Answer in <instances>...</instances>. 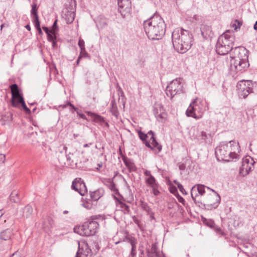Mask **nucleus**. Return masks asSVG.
Wrapping results in <instances>:
<instances>
[{
    "mask_svg": "<svg viewBox=\"0 0 257 257\" xmlns=\"http://www.w3.org/2000/svg\"><path fill=\"white\" fill-rule=\"evenodd\" d=\"M144 29L148 37L152 40H160L165 35L166 26L163 19L155 15L143 23Z\"/></svg>",
    "mask_w": 257,
    "mask_h": 257,
    "instance_id": "f257e3e1",
    "label": "nucleus"
},
{
    "mask_svg": "<svg viewBox=\"0 0 257 257\" xmlns=\"http://www.w3.org/2000/svg\"><path fill=\"white\" fill-rule=\"evenodd\" d=\"M172 41L174 49L178 53L184 54L191 47L193 36L188 30L176 28L172 33Z\"/></svg>",
    "mask_w": 257,
    "mask_h": 257,
    "instance_id": "f03ea898",
    "label": "nucleus"
},
{
    "mask_svg": "<svg viewBox=\"0 0 257 257\" xmlns=\"http://www.w3.org/2000/svg\"><path fill=\"white\" fill-rule=\"evenodd\" d=\"M230 146L227 143H222L215 150V155L218 161L229 162L230 159H236L237 154L235 153V148L238 150V143L234 141L229 142Z\"/></svg>",
    "mask_w": 257,
    "mask_h": 257,
    "instance_id": "7ed1b4c3",
    "label": "nucleus"
},
{
    "mask_svg": "<svg viewBox=\"0 0 257 257\" xmlns=\"http://www.w3.org/2000/svg\"><path fill=\"white\" fill-rule=\"evenodd\" d=\"M98 227L99 224L96 221L90 220L74 229L75 232L82 236H88L95 235L98 230Z\"/></svg>",
    "mask_w": 257,
    "mask_h": 257,
    "instance_id": "20e7f679",
    "label": "nucleus"
},
{
    "mask_svg": "<svg viewBox=\"0 0 257 257\" xmlns=\"http://www.w3.org/2000/svg\"><path fill=\"white\" fill-rule=\"evenodd\" d=\"M204 111L203 105L200 102H198L197 98H196L190 103L186 113L188 116L199 119L202 117Z\"/></svg>",
    "mask_w": 257,
    "mask_h": 257,
    "instance_id": "39448f33",
    "label": "nucleus"
},
{
    "mask_svg": "<svg viewBox=\"0 0 257 257\" xmlns=\"http://www.w3.org/2000/svg\"><path fill=\"white\" fill-rule=\"evenodd\" d=\"M206 188L207 189L210 190L212 193L205 197V203L203 205L206 209H214L218 206L220 202V196L215 190L208 187Z\"/></svg>",
    "mask_w": 257,
    "mask_h": 257,
    "instance_id": "423d86ee",
    "label": "nucleus"
},
{
    "mask_svg": "<svg viewBox=\"0 0 257 257\" xmlns=\"http://www.w3.org/2000/svg\"><path fill=\"white\" fill-rule=\"evenodd\" d=\"M181 80L182 79L180 78L173 80L167 86L166 93L171 99L175 95L183 92V84Z\"/></svg>",
    "mask_w": 257,
    "mask_h": 257,
    "instance_id": "0eeeda50",
    "label": "nucleus"
},
{
    "mask_svg": "<svg viewBox=\"0 0 257 257\" xmlns=\"http://www.w3.org/2000/svg\"><path fill=\"white\" fill-rule=\"evenodd\" d=\"M236 87L238 95L241 98H245L252 92L253 84L251 81L242 80L237 83Z\"/></svg>",
    "mask_w": 257,
    "mask_h": 257,
    "instance_id": "6e6552de",
    "label": "nucleus"
},
{
    "mask_svg": "<svg viewBox=\"0 0 257 257\" xmlns=\"http://www.w3.org/2000/svg\"><path fill=\"white\" fill-rule=\"evenodd\" d=\"M118 12L123 19H129L131 16L132 3L130 0H118Z\"/></svg>",
    "mask_w": 257,
    "mask_h": 257,
    "instance_id": "1a4fd4ad",
    "label": "nucleus"
},
{
    "mask_svg": "<svg viewBox=\"0 0 257 257\" xmlns=\"http://www.w3.org/2000/svg\"><path fill=\"white\" fill-rule=\"evenodd\" d=\"M249 63L243 61L231 59L230 60V70L232 72L236 73H241L244 71L248 66Z\"/></svg>",
    "mask_w": 257,
    "mask_h": 257,
    "instance_id": "9d476101",
    "label": "nucleus"
},
{
    "mask_svg": "<svg viewBox=\"0 0 257 257\" xmlns=\"http://www.w3.org/2000/svg\"><path fill=\"white\" fill-rule=\"evenodd\" d=\"M217 41H220L221 44L226 45L232 49L235 41V36L233 33L227 30L219 37Z\"/></svg>",
    "mask_w": 257,
    "mask_h": 257,
    "instance_id": "9b49d317",
    "label": "nucleus"
},
{
    "mask_svg": "<svg viewBox=\"0 0 257 257\" xmlns=\"http://www.w3.org/2000/svg\"><path fill=\"white\" fill-rule=\"evenodd\" d=\"M92 251L87 241H82L79 243L78 250L75 257H92Z\"/></svg>",
    "mask_w": 257,
    "mask_h": 257,
    "instance_id": "f8f14e48",
    "label": "nucleus"
},
{
    "mask_svg": "<svg viewBox=\"0 0 257 257\" xmlns=\"http://www.w3.org/2000/svg\"><path fill=\"white\" fill-rule=\"evenodd\" d=\"M153 113L158 121L161 122L165 121L167 114L163 105L161 103H156L153 108Z\"/></svg>",
    "mask_w": 257,
    "mask_h": 257,
    "instance_id": "ddd939ff",
    "label": "nucleus"
},
{
    "mask_svg": "<svg viewBox=\"0 0 257 257\" xmlns=\"http://www.w3.org/2000/svg\"><path fill=\"white\" fill-rule=\"evenodd\" d=\"M234 55L231 59L243 61L248 63V51L243 47H235L234 51Z\"/></svg>",
    "mask_w": 257,
    "mask_h": 257,
    "instance_id": "4468645a",
    "label": "nucleus"
},
{
    "mask_svg": "<svg viewBox=\"0 0 257 257\" xmlns=\"http://www.w3.org/2000/svg\"><path fill=\"white\" fill-rule=\"evenodd\" d=\"M12 93V104L13 106L15 107H17L18 100H21V98H23L22 94L20 92V89H19L18 85L16 83L12 84L10 86Z\"/></svg>",
    "mask_w": 257,
    "mask_h": 257,
    "instance_id": "2eb2a0df",
    "label": "nucleus"
},
{
    "mask_svg": "<svg viewBox=\"0 0 257 257\" xmlns=\"http://www.w3.org/2000/svg\"><path fill=\"white\" fill-rule=\"evenodd\" d=\"M123 241H126L131 245V251L127 257H136L137 240L136 238L132 236L126 235L124 238Z\"/></svg>",
    "mask_w": 257,
    "mask_h": 257,
    "instance_id": "dca6fc26",
    "label": "nucleus"
},
{
    "mask_svg": "<svg viewBox=\"0 0 257 257\" xmlns=\"http://www.w3.org/2000/svg\"><path fill=\"white\" fill-rule=\"evenodd\" d=\"M146 183L152 189V192L155 196H158L160 194V192L158 190L159 185L154 177L146 178Z\"/></svg>",
    "mask_w": 257,
    "mask_h": 257,
    "instance_id": "f3484780",
    "label": "nucleus"
},
{
    "mask_svg": "<svg viewBox=\"0 0 257 257\" xmlns=\"http://www.w3.org/2000/svg\"><path fill=\"white\" fill-rule=\"evenodd\" d=\"M62 18L65 20L67 24L72 23L75 18V13L72 10L69 11L68 9H65L62 12Z\"/></svg>",
    "mask_w": 257,
    "mask_h": 257,
    "instance_id": "a211bd4d",
    "label": "nucleus"
},
{
    "mask_svg": "<svg viewBox=\"0 0 257 257\" xmlns=\"http://www.w3.org/2000/svg\"><path fill=\"white\" fill-rule=\"evenodd\" d=\"M232 49L226 45L221 44L220 41H217L216 45V51L220 55H225L228 54Z\"/></svg>",
    "mask_w": 257,
    "mask_h": 257,
    "instance_id": "6ab92c4d",
    "label": "nucleus"
},
{
    "mask_svg": "<svg viewBox=\"0 0 257 257\" xmlns=\"http://www.w3.org/2000/svg\"><path fill=\"white\" fill-rule=\"evenodd\" d=\"M114 198L115 199V200L117 202L118 205L119 206V207L121 208V211H123L124 214L130 213V207L128 205H127L124 202L125 199L122 196L120 199L116 197V196H114Z\"/></svg>",
    "mask_w": 257,
    "mask_h": 257,
    "instance_id": "aec40b11",
    "label": "nucleus"
},
{
    "mask_svg": "<svg viewBox=\"0 0 257 257\" xmlns=\"http://www.w3.org/2000/svg\"><path fill=\"white\" fill-rule=\"evenodd\" d=\"M200 31L202 37L205 39L211 38L213 36L211 28L209 26L205 25H202L200 28Z\"/></svg>",
    "mask_w": 257,
    "mask_h": 257,
    "instance_id": "412c9836",
    "label": "nucleus"
},
{
    "mask_svg": "<svg viewBox=\"0 0 257 257\" xmlns=\"http://www.w3.org/2000/svg\"><path fill=\"white\" fill-rule=\"evenodd\" d=\"M123 162L125 166L127 168L130 172H136L137 171V167L132 159L126 157V156H123Z\"/></svg>",
    "mask_w": 257,
    "mask_h": 257,
    "instance_id": "4be33fe9",
    "label": "nucleus"
},
{
    "mask_svg": "<svg viewBox=\"0 0 257 257\" xmlns=\"http://www.w3.org/2000/svg\"><path fill=\"white\" fill-rule=\"evenodd\" d=\"M104 194V190L102 188H99L94 191H90V197L91 200L97 201Z\"/></svg>",
    "mask_w": 257,
    "mask_h": 257,
    "instance_id": "5701e85b",
    "label": "nucleus"
},
{
    "mask_svg": "<svg viewBox=\"0 0 257 257\" xmlns=\"http://www.w3.org/2000/svg\"><path fill=\"white\" fill-rule=\"evenodd\" d=\"M148 136L151 135V137L150 139V141H151V144L155 147V148L156 150L158 151V152H160L161 151L162 147L161 144H160L156 140V138L155 137V134L154 132L152 131H150L147 133Z\"/></svg>",
    "mask_w": 257,
    "mask_h": 257,
    "instance_id": "b1692460",
    "label": "nucleus"
},
{
    "mask_svg": "<svg viewBox=\"0 0 257 257\" xmlns=\"http://www.w3.org/2000/svg\"><path fill=\"white\" fill-rule=\"evenodd\" d=\"M138 133L140 139L143 142L144 144L146 147L150 148L152 150H156L155 148V147H154L152 145H151V141H148L147 140V138H148L147 134H145L141 130L139 131Z\"/></svg>",
    "mask_w": 257,
    "mask_h": 257,
    "instance_id": "393cba45",
    "label": "nucleus"
},
{
    "mask_svg": "<svg viewBox=\"0 0 257 257\" xmlns=\"http://www.w3.org/2000/svg\"><path fill=\"white\" fill-rule=\"evenodd\" d=\"M33 211L32 207L27 205L20 211V214L22 217L28 218L31 216Z\"/></svg>",
    "mask_w": 257,
    "mask_h": 257,
    "instance_id": "a878e982",
    "label": "nucleus"
},
{
    "mask_svg": "<svg viewBox=\"0 0 257 257\" xmlns=\"http://www.w3.org/2000/svg\"><path fill=\"white\" fill-rule=\"evenodd\" d=\"M85 113L93 118V121L95 122L99 123L102 124V122H104V118L97 113L89 111H86Z\"/></svg>",
    "mask_w": 257,
    "mask_h": 257,
    "instance_id": "bb28decb",
    "label": "nucleus"
},
{
    "mask_svg": "<svg viewBox=\"0 0 257 257\" xmlns=\"http://www.w3.org/2000/svg\"><path fill=\"white\" fill-rule=\"evenodd\" d=\"M12 234V229H5L0 233V239L3 240H8L11 238Z\"/></svg>",
    "mask_w": 257,
    "mask_h": 257,
    "instance_id": "cd10ccee",
    "label": "nucleus"
},
{
    "mask_svg": "<svg viewBox=\"0 0 257 257\" xmlns=\"http://www.w3.org/2000/svg\"><path fill=\"white\" fill-rule=\"evenodd\" d=\"M61 146L62 147L63 150L62 151H61L60 152L62 153L63 151H64L65 154V156H66L67 162H68L70 164L73 163L74 162V160H73L74 154L73 153H71V152L67 153V147L65 145H62Z\"/></svg>",
    "mask_w": 257,
    "mask_h": 257,
    "instance_id": "c85d7f7f",
    "label": "nucleus"
},
{
    "mask_svg": "<svg viewBox=\"0 0 257 257\" xmlns=\"http://www.w3.org/2000/svg\"><path fill=\"white\" fill-rule=\"evenodd\" d=\"M54 221L53 219L50 216H47L43 222V227L45 229L51 228L54 225Z\"/></svg>",
    "mask_w": 257,
    "mask_h": 257,
    "instance_id": "c756f323",
    "label": "nucleus"
},
{
    "mask_svg": "<svg viewBox=\"0 0 257 257\" xmlns=\"http://www.w3.org/2000/svg\"><path fill=\"white\" fill-rule=\"evenodd\" d=\"M111 108L110 110L112 115L114 116L116 118H117L119 115V112L117 109L116 103L114 99L111 101L110 103Z\"/></svg>",
    "mask_w": 257,
    "mask_h": 257,
    "instance_id": "7c9ffc66",
    "label": "nucleus"
},
{
    "mask_svg": "<svg viewBox=\"0 0 257 257\" xmlns=\"http://www.w3.org/2000/svg\"><path fill=\"white\" fill-rule=\"evenodd\" d=\"M13 120V114L11 112H7L3 115L1 120L2 124H6Z\"/></svg>",
    "mask_w": 257,
    "mask_h": 257,
    "instance_id": "2f4dec72",
    "label": "nucleus"
},
{
    "mask_svg": "<svg viewBox=\"0 0 257 257\" xmlns=\"http://www.w3.org/2000/svg\"><path fill=\"white\" fill-rule=\"evenodd\" d=\"M199 137L200 138V139L202 140L204 142L206 143H210L211 142V135L210 134H207L204 131H202L200 133V135Z\"/></svg>",
    "mask_w": 257,
    "mask_h": 257,
    "instance_id": "473e14b6",
    "label": "nucleus"
},
{
    "mask_svg": "<svg viewBox=\"0 0 257 257\" xmlns=\"http://www.w3.org/2000/svg\"><path fill=\"white\" fill-rule=\"evenodd\" d=\"M79 181L81 183L79 184V191L77 192L81 196H84L87 192V189L83 180L79 178Z\"/></svg>",
    "mask_w": 257,
    "mask_h": 257,
    "instance_id": "72a5a7b5",
    "label": "nucleus"
},
{
    "mask_svg": "<svg viewBox=\"0 0 257 257\" xmlns=\"http://www.w3.org/2000/svg\"><path fill=\"white\" fill-rule=\"evenodd\" d=\"M108 23L107 19L104 16H100L97 20V26L100 28H103L107 26Z\"/></svg>",
    "mask_w": 257,
    "mask_h": 257,
    "instance_id": "f704fd0d",
    "label": "nucleus"
},
{
    "mask_svg": "<svg viewBox=\"0 0 257 257\" xmlns=\"http://www.w3.org/2000/svg\"><path fill=\"white\" fill-rule=\"evenodd\" d=\"M10 200L11 202L18 203L20 201V197L17 191H13L10 195Z\"/></svg>",
    "mask_w": 257,
    "mask_h": 257,
    "instance_id": "c9c22d12",
    "label": "nucleus"
},
{
    "mask_svg": "<svg viewBox=\"0 0 257 257\" xmlns=\"http://www.w3.org/2000/svg\"><path fill=\"white\" fill-rule=\"evenodd\" d=\"M253 165V163L252 162H250V165H248L242 164V167L240 169V173L243 174L245 171L246 174H248L249 172L251 170Z\"/></svg>",
    "mask_w": 257,
    "mask_h": 257,
    "instance_id": "e433bc0d",
    "label": "nucleus"
},
{
    "mask_svg": "<svg viewBox=\"0 0 257 257\" xmlns=\"http://www.w3.org/2000/svg\"><path fill=\"white\" fill-rule=\"evenodd\" d=\"M242 24V22L238 20H235L232 21L230 24L231 28H233L234 31H237L240 29L241 26Z\"/></svg>",
    "mask_w": 257,
    "mask_h": 257,
    "instance_id": "4c0bfd02",
    "label": "nucleus"
},
{
    "mask_svg": "<svg viewBox=\"0 0 257 257\" xmlns=\"http://www.w3.org/2000/svg\"><path fill=\"white\" fill-rule=\"evenodd\" d=\"M140 206L143 210L147 212V215L152 211V208L148 205V203L144 201L141 200Z\"/></svg>",
    "mask_w": 257,
    "mask_h": 257,
    "instance_id": "58836bf2",
    "label": "nucleus"
},
{
    "mask_svg": "<svg viewBox=\"0 0 257 257\" xmlns=\"http://www.w3.org/2000/svg\"><path fill=\"white\" fill-rule=\"evenodd\" d=\"M16 103H17V107L19 104H21L26 113L30 114L31 113L30 109L26 105L24 98H21V100H18Z\"/></svg>",
    "mask_w": 257,
    "mask_h": 257,
    "instance_id": "ea45409f",
    "label": "nucleus"
},
{
    "mask_svg": "<svg viewBox=\"0 0 257 257\" xmlns=\"http://www.w3.org/2000/svg\"><path fill=\"white\" fill-rule=\"evenodd\" d=\"M202 221L204 224L206 225L207 226H209V227H210L211 228L213 229L216 226L215 222H214V220L212 219H206L205 218L202 217Z\"/></svg>",
    "mask_w": 257,
    "mask_h": 257,
    "instance_id": "a19ab883",
    "label": "nucleus"
},
{
    "mask_svg": "<svg viewBox=\"0 0 257 257\" xmlns=\"http://www.w3.org/2000/svg\"><path fill=\"white\" fill-rule=\"evenodd\" d=\"M198 192L196 190V186H193L191 190V195L192 199L197 204L196 198L198 196Z\"/></svg>",
    "mask_w": 257,
    "mask_h": 257,
    "instance_id": "79ce46f5",
    "label": "nucleus"
},
{
    "mask_svg": "<svg viewBox=\"0 0 257 257\" xmlns=\"http://www.w3.org/2000/svg\"><path fill=\"white\" fill-rule=\"evenodd\" d=\"M79 178H76L72 183V188L76 191H79V184L81 183L79 181Z\"/></svg>",
    "mask_w": 257,
    "mask_h": 257,
    "instance_id": "37998d69",
    "label": "nucleus"
},
{
    "mask_svg": "<svg viewBox=\"0 0 257 257\" xmlns=\"http://www.w3.org/2000/svg\"><path fill=\"white\" fill-rule=\"evenodd\" d=\"M196 190H197L198 194L201 196L203 195L205 193V186L203 185H195Z\"/></svg>",
    "mask_w": 257,
    "mask_h": 257,
    "instance_id": "c03bdc74",
    "label": "nucleus"
},
{
    "mask_svg": "<svg viewBox=\"0 0 257 257\" xmlns=\"http://www.w3.org/2000/svg\"><path fill=\"white\" fill-rule=\"evenodd\" d=\"M57 33H56L53 32H51V33L48 34V35H47L48 41L50 42H51L55 39H57Z\"/></svg>",
    "mask_w": 257,
    "mask_h": 257,
    "instance_id": "a18cd8bd",
    "label": "nucleus"
},
{
    "mask_svg": "<svg viewBox=\"0 0 257 257\" xmlns=\"http://www.w3.org/2000/svg\"><path fill=\"white\" fill-rule=\"evenodd\" d=\"M213 229L216 232V234L218 235H220L223 236H225L226 235V233L220 227L216 225V226L213 228Z\"/></svg>",
    "mask_w": 257,
    "mask_h": 257,
    "instance_id": "49530a36",
    "label": "nucleus"
},
{
    "mask_svg": "<svg viewBox=\"0 0 257 257\" xmlns=\"http://www.w3.org/2000/svg\"><path fill=\"white\" fill-rule=\"evenodd\" d=\"M31 15L32 16L38 15V7H37V5L36 3H34L32 5Z\"/></svg>",
    "mask_w": 257,
    "mask_h": 257,
    "instance_id": "de8ad7c7",
    "label": "nucleus"
},
{
    "mask_svg": "<svg viewBox=\"0 0 257 257\" xmlns=\"http://www.w3.org/2000/svg\"><path fill=\"white\" fill-rule=\"evenodd\" d=\"M174 183L177 186L180 191L183 194H184V195L187 194V192L185 191V189L184 188L183 185L181 184H180L179 182H178L176 180L174 181Z\"/></svg>",
    "mask_w": 257,
    "mask_h": 257,
    "instance_id": "09e8293b",
    "label": "nucleus"
},
{
    "mask_svg": "<svg viewBox=\"0 0 257 257\" xmlns=\"http://www.w3.org/2000/svg\"><path fill=\"white\" fill-rule=\"evenodd\" d=\"M57 20H56L54 23H53V24L51 27V30H52V32H53V33H57L58 30H59V28H58V26L57 25Z\"/></svg>",
    "mask_w": 257,
    "mask_h": 257,
    "instance_id": "8fccbe9b",
    "label": "nucleus"
},
{
    "mask_svg": "<svg viewBox=\"0 0 257 257\" xmlns=\"http://www.w3.org/2000/svg\"><path fill=\"white\" fill-rule=\"evenodd\" d=\"M252 159L251 158H248L247 157L243 158L242 159V164L246 165H250V162H252Z\"/></svg>",
    "mask_w": 257,
    "mask_h": 257,
    "instance_id": "3c124183",
    "label": "nucleus"
},
{
    "mask_svg": "<svg viewBox=\"0 0 257 257\" xmlns=\"http://www.w3.org/2000/svg\"><path fill=\"white\" fill-rule=\"evenodd\" d=\"M116 87L117 90L118 91V94L120 95V96L122 97V98L123 97H124L123 91L122 89H121V88L119 85L118 83L116 84Z\"/></svg>",
    "mask_w": 257,
    "mask_h": 257,
    "instance_id": "603ef678",
    "label": "nucleus"
},
{
    "mask_svg": "<svg viewBox=\"0 0 257 257\" xmlns=\"http://www.w3.org/2000/svg\"><path fill=\"white\" fill-rule=\"evenodd\" d=\"M78 46L81 50H84L85 48V43L83 40L80 39L78 41Z\"/></svg>",
    "mask_w": 257,
    "mask_h": 257,
    "instance_id": "864d4df0",
    "label": "nucleus"
},
{
    "mask_svg": "<svg viewBox=\"0 0 257 257\" xmlns=\"http://www.w3.org/2000/svg\"><path fill=\"white\" fill-rule=\"evenodd\" d=\"M79 56L81 57V58L89 57V55L88 53L85 51V49H84V50H81Z\"/></svg>",
    "mask_w": 257,
    "mask_h": 257,
    "instance_id": "5fc2aeb1",
    "label": "nucleus"
},
{
    "mask_svg": "<svg viewBox=\"0 0 257 257\" xmlns=\"http://www.w3.org/2000/svg\"><path fill=\"white\" fill-rule=\"evenodd\" d=\"M67 106H70L74 111H77L78 108L75 107L73 104L71 102H68L67 104L63 105V108H66Z\"/></svg>",
    "mask_w": 257,
    "mask_h": 257,
    "instance_id": "6e6d98bb",
    "label": "nucleus"
},
{
    "mask_svg": "<svg viewBox=\"0 0 257 257\" xmlns=\"http://www.w3.org/2000/svg\"><path fill=\"white\" fill-rule=\"evenodd\" d=\"M110 189L111 191L115 192L116 193H118V194H119V193L118 192V190L117 189H116V188L115 187V184L113 182L111 183V184L110 185Z\"/></svg>",
    "mask_w": 257,
    "mask_h": 257,
    "instance_id": "4d7b16f0",
    "label": "nucleus"
},
{
    "mask_svg": "<svg viewBox=\"0 0 257 257\" xmlns=\"http://www.w3.org/2000/svg\"><path fill=\"white\" fill-rule=\"evenodd\" d=\"M157 247L155 244H153L152 245L151 249L150 250L151 251L155 253L156 256H158V253L157 252Z\"/></svg>",
    "mask_w": 257,
    "mask_h": 257,
    "instance_id": "13d9d810",
    "label": "nucleus"
},
{
    "mask_svg": "<svg viewBox=\"0 0 257 257\" xmlns=\"http://www.w3.org/2000/svg\"><path fill=\"white\" fill-rule=\"evenodd\" d=\"M90 219L91 220L96 221V220L99 219L102 220L103 217L100 215H93L90 217Z\"/></svg>",
    "mask_w": 257,
    "mask_h": 257,
    "instance_id": "bf43d9fd",
    "label": "nucleus"
},
{
    "mask_svg": "<svg viewBox=\"0 0 257 257\" xmlns=\"http://www.w3.org/2000/svg\"><path fill=\"white\" fill-rule=\"evenodd\" d=\"M42 29L47 35L52 32L51 29H50L47 27L44 26L42 27Z\"/></svg>",
    "mask_w": 257,
    "mask_h": 257,
    "instance_id": "052dcab7",
    "label": "nucleus"
},
{
    "mask_svg": "<svg viewBox=\"0 0 257 257\" xmlns=\"http://www.w3.org/2000/svg\"><path fill=\"white\" fill-rule=\"evenodd\" d=\"M76 111V113L77 114V115L81 118L83 119H85V120H87V117L83 113H81L78 110L77 111Z\"/></svg>",
    "mask_w": 257,
    "mask_h": 257,
    "instance_id": "680f3d73",
    "label": "nucleus"
},
{
    "mask_svg": "<svg viewBox=\"0 0 257 257\" xmlns=\"http://www.w3.org/2000/svg\"><path fill=\"white\" fill-rule=\"evenodd\" d=\"M148 257H155V253L151 251L150 249H148L147 250Z\"/></svg>",
    "mask_w": 257,
    "mask_h": 257,
    "instance_id": "e2e57ef3",
    "label": "nucleus"
},
{
    "mask_svg": "<svg viewBox=\"0 0 257 257\" xmlns=\"http://www.w3.org/2000/svg\"><path fill=\"white\" fill-rule=\"evenodd\" d=\"M39 22H40V21H39V19L38 15L33 16V23Z\"/></svg>",
    "mask_w": 257,
    "mask_h": 257,
    "instance_id": "0e129e2a",
    "label": "nucleus"
},
{
    "mask_svg": "<svg viewBox=\"0 0 257 257\" xmlns=\"http://www.w3.org/2000/svg\"><path fill=\"white\" fill-rule=\"evenodd\" d=\"M144 175L146 176H148V178H151V177H154L152 175L151 171L149 170H146L144 172Z\"/></svg>",
    "mask_w": 257,
    "mask_h": 257,
    "instance_id": "69168bd1",
    "label": "nucleus"
},
{
    "mask_svg": "<svg viewBox=\"0 0 257 257\" xmlns=\"http://www.w3.org/2000/svg\"><path fill=\"white\" fill-rule=\"evenodd\" d=\"M10 257H22L20 253L18 252V251H16L15 252L13 253Z\"/></svg>",
    "mask_w": 257,
    "mask_h": 257,
    "instance_id": "338daca9",
    "label": "nucleus"
},
{
    "mask_svg": "<svg viewBox=\"0 0 257 257\" xmlns=\"http://www.w3.org/2000/svg\"><path fill=\"white\" fill-rule=\"evenodd\" d=\"M154 215H155V213L153 211L152 212H150V213L148 214V215H149L151 220H155V217Z\"/></svg>",
    "mask_w": 257,
    "mask_h": 257,
    "instance_id": "774afa93",
    "label": "nucleus"
}]
</instances>
